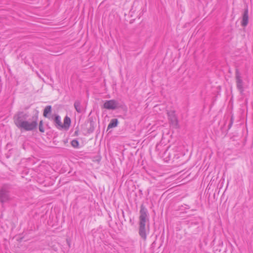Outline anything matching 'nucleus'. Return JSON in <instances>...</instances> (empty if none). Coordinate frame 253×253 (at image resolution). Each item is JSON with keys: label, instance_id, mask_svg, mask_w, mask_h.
<instances>
[{"label": "nucleus", "instance_id": "f257e3e1", "mask_svg": "<svg viewBox=\"0 0 253 253\" xmlns=\"http://www.w3.org/2000/svg\"><path fill=\"white\" fill-rule=\"evenodd\" d=\"M28 115L23 112H19L13 117L15 125L19 128L26 131L35 129L38 126V115H35L31 119L27 120Z\"/></svg>", "mask_w": 253, "mask_h": 253}, {"label": "nucleus", "instance_id": "f03ea898", "mask_svg": "<svg viewBox=\"0 0 253 253\" xmlns=\"http://www.w3.org/2000/svg\"><path fill=\"white\" fill-rule=\"evenodd\" d=\"M10 200L9 187L7 185H4L0 190V201L1 203H4Z\"/></svg>", "mask_w": 253, "mask_h": 253}, {"label": "nucleus", "instance_id": "7ed1b4c3", "mask_svg": "<svg viewBox=\"0 0 253 253\" xmlns=\"http://www.w3.org/2000/svg\"><path fill=\"white\" fill-rule=\"evenodd\" d=\"M148 221L147 210L143 206H141L139 217V225H147L149 224Z\"/></svg>", "mask_w": 253, "mask_h": 253}, {"label": "nucleus", "instance_id": "20e7f679", "mask_svg": "<svg viewBox=\"0 0 253 253\" xmlns=\"http://www.w3.org/2000/svg\"><path fill=\"white\" fill-rule=\"evenodd\" d=\"M119 103L115 100L106 101L104 103V108L108 110H115L118 107Z\"/></svg>", "mask_w": 253, "mask_h": 253}, {"label": "nucleus", "instance_id": "39448f33", "mask_svg": "<svg viewBox=\"0 0 253 253\" xmlns=\"http://www.w3.org/2000/svg\"><path fill=\"white\" fill-rule=\"evenodd\" d=\"M149 231V224L147 225H139V235L144 240H146L147 234Z\"/></svg>", "mask_w": 253, "mask_h": 253}, {"label": "nucleus", "instance_id": "423d86ee", "mask_svg": "<svg viewBox=\"0 0 253 253\" xmlns=\"http://www.w3.org/2000/svg\"><path fill=\"white\" fill-rule=\"evenodd\" d=\"M169 119L171 123L175 127L178 126V120L175 114L174 111H170L167 113Z\"/></svg>", "mask_w": 253, "mask_h": 253}, {"label": "nucleus", "instance_id": "0eeeda50", "mask_svg": "<svg viewBox=\"0 0 253 253\" xmlns=\"http://www.w3.org/2000/svg\"><path fill=\"white\" fill-rule=\"evenodd\" d=\"M236 79L237 87L241 92H242L243 90V83L242 80L241 79L240 73L238 71H237L236 72Z\"/></svg>", "mask_w": 253, "mask_h": 253}, {"label": "nucleus", "instance_id": "6e6552de", "mask_svg": "<svg viewBox=\"0 0 253 253\" xmlns=\"http://www.w3.org/2000/svg\"><path fill=\"white\" fill-rule=\"evenodd\" d=\"M53 120L55 125L58 129H61L63 128V126L61 121V118L59 115H55Z\"/></svg>", "mask_w": 253, "mask_h": 253}, {"label": "nucleus", "instance_id": "1a4fd4ad", "mask_svg": "<svg viewBox=\"0 0 253 253\" xmlns=\"http://www.w3.org/2000/svg\"><path fill=\"white\" fill-rule=\"evenodd\" d=\"M248 9H246L243 15V18L242 21V25L244 27L246 26L248 23Z\"/></svg>", "mask_w": 253, "mask_h": 253}, {"label": "nucleus", "instance_id": "9d476101", "mask_svg": "<svg viewBox=\"0 0 253 253\" xmlns=\"http://www.w3.org/2000/svg\"><path fill=\"white\" fill-rule=\"evenodd\" d=\"M74 107L77 111V112L79 113H81L83 111V108L81 105V102L79 100L75 101L74 103Z\"/></svg>", "mask_w": 253, "mask_h": 253}, {"label": "nucleus", "instance_id": "9b49d317", "mask_svg": "<svg viewBox=\"0 0 253 253\" xmlns=\"http://www.w3.org/2000/svg\"><path fill=\"white\" fill-rule=\"evenodd\" d=\"M71 124V119L68 116H66L64 119L63 128L67 129L69 128Z\"/></svg>", "mask_w": 253, "mask_h": 253}, {"label": "nucleus", "instance_id": "f8f14e48", "mask_svg": "<svg viewBox=\"0 0 253 253\" xmlns=\"http://www.w3.org/2000/svg\"><path fill=\"white\" fill-rule=\"evenodd\" d=\"M118 121L117 119H113L108 126V129L116 127L118 125Z\"/></svg>", "mask_w": 253, "mask_h": 253}, {"label": "nucleus", "instance_id": "ddd939ff", "mask_svg": "<svg viewBox=\"0 0 253 253\" xmlns=\"http://www.w3.org/2000/svg\"><path fill=\"white\" fill-rule=\"evenodd\" d=\"M51 112V106L49 105L47 106L44 109L43 115L44 117L48 118V114L50 113Z\"/></svg>", "mask_w": 253, "mask_h": 253}, {"label": "nucleus", "instance_id": "4468645a", "mask_svg": "<svg viewBox=\"0 0 253 253\" xmlns=\"http://www.w3.org/2000/svg\"><path fill=\"white\" fill-rule=\"evenodd\" d=\"M72 146L74 148H77L79 146V142L76 140H73L71 142Z\"/></svg>", "mask_w": 253, "mask_h": 253}, {"label": "nucleus", "instance_id": "2eb2a0df", "mask_svg": "<svg viewBox=\"0 0 253 253\" xmlns=\"http://www.w3.org/2000/svg\"><path fill=\"white\" fill-rule=\"evenodd\" d=\"M39 130L41 132H43L44 131V129L43 126L42 121H41L39 124Z\"/></svg>", "mask_w": 253, "mask_h": 253}]
</instances>
